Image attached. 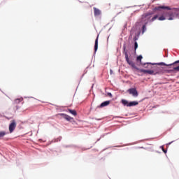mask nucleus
<instances>
[{
  "mask_svg": "<svg viewBox=\"0 0 179 179\" xmlns=\"http://www.w3.org/2000/svg\"><path fill=\"white\" fill-rule=\"evenodd\" d=\"M153 15V13H145L141 15V18L140 20V23L141 24H148L149 22H155L159 17V15H155L154 17H152Z\"/></svg>",
  "mask_w": 179,
  "mask_h": 179,
  "instance_id": "obj_1",
  "label": "nucleus"
},
{
  "mask_svg": "<svg viewBox=\"0 0 179 179\" xmlns=\"http://www.w3.org/2000/svg\"><path fill=\"white\" fill-rule=\"evenodd\" d=\"M124 56L127 64H129V65H130V66L133 67L134 69H136V71H139L140 72H143V73H148L149 75H156L153 70L139 69L138 67H136L135 63H134L132 60H129V57H128V52H125Z\"/></svg>",
  "mask_w": 179,
  "mask_h": 179,
  "instance_id": "obj_2",
  "label": "nucleus"
},
{
  "mask_svg": "<svg viewBox=\"0 0 179 179\" xmlns=\"http://www.w3.org/2000/svg\"><path fill=\"white\" fill-rule=\"evenodd\" d=\"M177 64H179V60H177L171 64H166L165 63L161 62L159 63L158 65H163L164 66H173V71L179 72V66H178Z\"/></svg>",
  "mask_w": 179,
  "mask_h": 179,
  "instance_id": "obj_3",
  "label": "nucleus"
},
{
  "mask_svg": "<svg viewBox=\"0 0 179 179\" xmlns=\"http://www.w3.org/2000/svg\"><path fill=\"white\" fill-rule=\"evenodd\" d=\"M16 125H17L16 120H13L10 121V124H9V127H8L10 134H12V132H13V131L16 129Z\"/></svg>",
  "mask_w": 179,
  "mask_h": 179,
  "instance_id": "obj_4",
  "label": "nucleus"
},
{
  "mask_svg": "<svg viewBox=\"0 0 179 179\" xmlns=\"http://www.w3.org/2000/svg\"><path fill=\"white\" fill-rule=\"evenodd\" d=\"M127 92L132 94L134 97H138V94L136 88H130L127 90Z\"/></svg>",
  "mask_w": 179,
  "mask_h": 179,
  "instance_id": "obj_5",
  "label": "nucleus"
},
{
  "mask_svg": "<svg viewBox=\"0 0 179 179\" xmlns=\"http://www.w3.org/2000/svg\"><path fill=\"white\" fill-rule=\"evenodd\" d=\"M60 115H61V117L64 118V120H66V121H72V120H73V117H71V116H69L65 113H61Z\"/></svg>",
  "mask_w": 179,
  "mask_h": 179,
  "instance_id": "obj_6",
  "label": "nucleus"
},
{
  "mask_svg": "<svg viewBox=\"0 0 179 179\" xmlns=\"http://www.w3.org/2000/svg\"><path fill=\"white\" fill-rule=\"evenodd\" d=\"M94 15L95 17L100 16V15H101V11L99 8L94 7Z\"/></svg>",
  "mask_w": 179,
  "mask_h": 179,
  "instance_id": "obj_7",
  "label": "nucleus"
},
{
  "mask_svg": "<svg viewBox=\"0 0 179 179\" xmlns=\"http://www.w3.org/2000/svg\"><path fill=\"white\" fill-rule=\"evenodd\" d=\"M160 9H166L167 10H171V8L169 6H161L155 7L156 10H160Z\"/></svg>",
  "mask_w": 179,
  "mask_h": 179,
  "instance_id": "obj_8",
  "label": "nucleus"
},
{
  "mask_svg": "<svg viewBox=\"0 0 179 179\" xmlns=\"http://www.w3.org/2000/svg\"><path fill=\"white\" fill-rule=\"evenodd\" d=\"M98 48H99V35L97 36V37L95 40V45H94L95 52L97 51Z\"/></svg>",
  "mask_w": 179,
  "mask_h": 179,
  "instance_id": "obj_9",
  "label": "nucleus"
},
{
  "mask_svg": "<svg viewBox=\"0 0 179 179\" xmlns=\"http://www.w3.org/2000/svg\"><path fill=\"white\" fill-rule=\"evenodd\" d=\"M138 101H131L128 103L127 107H134V106H138Z\"/></svg>",
  "mask_w": 179,
  "mask_h": 179,
  "instance_id": "obj_10",
  "label": "nucleus"
},
{
  "mask_svg": "<svg viewBox=\"0 0 179 179\" xmlns=\"http://www.w3.org/2000/svg\"><path fill=\"white\" fill-rule=\"evenodd\" d=\"M110 104V101H106L101 103L100 108H103V107H107Z\"/></svg>",
  "mask_w": 179,
  "mask_h": 179,
  "instance_id": "obj_11",
  "label": "nucleus"
},
{
  "mask_svg": "<svg viewBox=\"0 0 179 179\" xmlns=\"http://www.w3.org/2000/svg\"><path fill=\"white\" fill-rule=\"evenodd\" d=\"M68 112L70 113V114H72V115H74L75 117L78 115V113H76V110H75L68 109Z\"/></svg>",
  "mask_w": 179,
  "mask_h": 179,
  "instance_id": "obj_12",
  "label": "nucleus"
},
{
  "mask_svg": "<svg viewBox=\"0 0 179 179\" xmlns=\"http://www.w3.org/2000/svg\"><path fill=\"white\" fill-rule=\"evenodd\" d=\"M122 104H124V106H127V107H128V104H129V102H128V101H127L125 99H122Z\"/></svg>",
  "mask_w": 179,
  "mask_h": 179,
  "instance_id": "obj_13",
  "label": "nucleus"
},
{
  "mask_svg": "<svg viewBox=\"0 0 179 179\" xmlns=\"http://www.w3.org/2000/svg\"><path fill=\"white\" fill-rule=\"evenodd\" d=\"M143 24V27H142V33H145V31H146V24Z\"/></svg>",
  "mask_w": 179,
  "mask_h": 179,
  "instance_id": "obj_14",
  "label": "nucleus"
},
{
  "mask_svg": "<svg viewBox=\"0 0 179 179\" xmlns=\"http://www.w3.org/2000/svg\"><path fill=\"white\" fill-rule=\"evenodd\" d=\"M6 135V131H0V138H3Z\"/></svg>",
  "mask_w": 179,
  "mask_h": 179,
  "instance_id": "obj_15",
  "label": "nucleus"
},
{
  "mask_svg": "<svg viewBox=\"0 0 179 179\" xmlns=\"http://www.w3.org/2000/svg\"><path fill=\"white\" fill-rule=\"evenodd\" d=\"M158 20H166V17L164 15H161L159 17H157Z\"/></svg>",
  "mask_w": 179,
  "mask_h": 179,
  "instance_id": "obj_16",
  "label": "nucleus"
},
{
  "mask_svg": "<svg viewBox=\"0 0 179 179\" xmlns=\"http://www.w3.org/2000/svg\"><path fill=\"white\" fill-rule=\"evenodd\" d=\"M142 58H143L142 55H139L138 57H137L136 61H139L140 62H141Z\"/></svg>",
  "mask_w": 179,
  "mask_h": 179,
  "instance_id": "obj_17",
  "label": "nucleus"
},
{
  "mask_svg": "<svg viewBox=\"0 0 179 179\" xmlns=\"http://www.w3.org/2000/svg\"><path fill=\"white\" fill-rule=\"evenodd\" d=\"M138 48V42L135 41L134 42V50L136 51V49Z\"/></svg>",
  "mask_w": 179,
  "mask_h": 179,
  "instance_id": "obj_18",
  "label": "nucleus"
},
{
  "mask_svg": "<svg viewBox=\"0 0 179 179\" xmlns=\"http://www.w3.org/2000/svg\"><path fill=\"white\" fill-rule=\"evenodd\" d=\"M107 96H108V97H113V94H111V92H108L107 94Z\"/></svg>",
  "mask_w": 179,
  "mask_h": 179,
  "instance_id": "obj_19",
  "label": "nucleus"
},
{
  "mask_svg": "<svg viewBox=\"0 0 179 179\" xmlns=\"http://www.w3.org/2000/svg\"><path fill=\"white\" fill-rule=\"evenodd\" d=\"M162 150H163L164 153H167V151L165 150V149L164 148H162Z\"/></svg>",
  "mask_w": 179,
  "mask_h": 179,
  "instance_id": "obj_20",
  "label": "nucleus"
},
{
  "mask_svg": "<svg viewBox=\"0 0 179 179\" xmlns=\"http://www.w3.org/2000/svg\"><path fill=\"white\" fill-rule=\"evenodd\" d=\"M138 40V38L136 36L134 37V41H136Z\"/></svg>",
  "mask_w": 179,
  "mask_h": 179,
  "instance_id": "obj_21",
  "label": "nucleus"
},
{
  "mask_svg": "<svg viewBox=\"0 0 179 179\" xmlns=\"http://www.w3.org/2000/svg\"><path fill=\"white\" fill-rule=\"evenodd\" d=\"M110 75H113V70H110Z\"/></svg>",
  "mask_w": 179,
  "mask_h": 179,
  "instance_id": "obj_22",
  "label": "nucleus"
},
{
  "mask_svg": "<svg viewBox=\"0 0 179 179\" xmlns=\"http://www.w3.org/2000/svg\"><path fill=\"white\" fill-rule=\"evenodd\" d=\"M139 149H143V147H140Z\"/></svg>",
  "mask_w": 179,
  "mask_h": 179,
  "instance_id": "obj_23",
  "label": "nucleus"
},
{
  "mask_svg": "<svg viewBox=\"0 0 179 179\" xmlns=\"http://www.w3.org/2000/svg\"><path fill=\"white\" fill-rule=\"evenodd\" d=\"M143 65H146V64H143Z\"/></svg>",
  "mask_w": 179,
  "mask_h": 179,
  "instance_id": "obj_24",
  "label": "nucleus"
},
{
  "mask_svg": "<svg viewBox=\"0 0 179 179\" xmlns=\"http://www.w3.org/2000/svg\"><path fill=\"white\" fill-rule=\"evenodd\" d=\"M169 145H171V143H169Z\"/></svg>",
  "mask_w": 179,
  "mask_h": 179,
  "instance_id": "obj_25",
  "label": "nucleus"
}]
</instances>
